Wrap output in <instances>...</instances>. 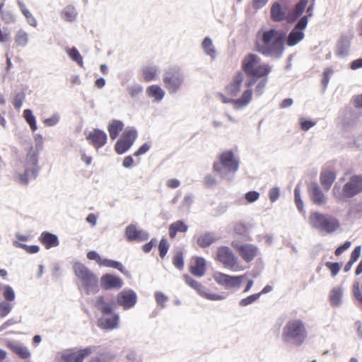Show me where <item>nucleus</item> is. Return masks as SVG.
Instances as JSON below:
<instances>
[{
  "label": "nucleus",
  "instance_id": "obj_48",
  "mask_svg": "<svg viewBox=\"0 0 362 362\" xmlns=\"http://www.w3.org/2000/svg\"><path fill=\"white\" fill-rule=\"evenodd\" d=\"M169 247L170 245L168 243V240L165 238H163L158 244L159 255L162 259L165 257Z\"/></svg>",
  "mask_w": 362,
  "mask_h": 362
},
{
  "label": "nucleus",
  "instance_id": "obj_22",
  "mask_svg": "<svg viewBox=\"0 0 362 362\" xmlns=\"http://www.w3.org/2000/svg\"><path fill=\"white\" fill-rule=\"evenodd\" d=\"M336 173L332 170L324 169L320 174V183L325 190H329L336 179Z\"/></svg>",
  "mask_w": 362,
  "mask_h": 362
},
{
  "label": "nucleus",
  "instance_id": "obj_29",
  "mask_svg": "<svg viewBox=\"0 0 362 362\" xmlns=\"http://www.w3.org/2000/svg\"><path fill=\"white\" fill-rule=\"evenodd\" d=\"M124 129V124L122 121L114 119L107 126V131L111 139L115 140Z\"/></svg>",
  "mask_w": 362,
  "mask_h": 362
},
{
  "label": "nucleus",
  "instance_id": "obj_36",
  "mask_svg": "<svg viewBox=\"0 0 362 362\" xmlns=\"http://www.w3.org/2000/svg\"><path fill=\"white\" fill-rule=\"evenodd\" d=\"M342 297V290L339 287H335L330 291L329 300L332 306H337L340 304Z\"/></svg>",
  "mask_w": 362,
  "mask_h": 362
},
{
  "label": "nucleus",
  "instance_id": "obj_24",
  "mask_svg": "<svg viewBox=\"0 0 362 362\" xmlns=\"http://www.w3.org/2000/svg\"><path fill=\"white\" fill-rule=\"evenodd\" d=\"M309 189L311 199L315 204L322 205L326 203V197L317 183H312Z\"/></svg>",
  "mask_w": 362,
  "mask_h": 362
},
{
  "label": "nucleus",
  "instance_id": "obj_37",
  "mask_svg": "<svg viewBox=\"0 0 362 362\" xmlns=\"http://www.w3.org/2000/svg\"><path fill=\"white\" fill-rule=\"evenodd\" d=\"M95 307L97 309L100 310L103 315L111 314L112 311V305L106 303L103 296H100L97 298L95 302Z\"/></svg>",
  "mask_w": 362,
  "mask_h": 362
},
{
  "label": "nucleus",
  "instance_id": "obj_41",
  "mask_svg": "<svg viewBox=\"0 0 362 362\" xmlns=\"http://www.w3.org/2000/svg\"><path fill=\"white\" fill-rule=\"evenodd\" d=\"M76 16L75 8L71 6H68L64 8L62 12V17L66 21H73Z\"/></svg>",
  "mask_w": 362,
  "mask_h": 362
},
{
  "label": "nucleus",
  "instance_id": "obj_45",
  "mask_svg": "<svg viewBox=\"0 0 362 362\" xmlns=\"http://www.w3.org/2000/svg\"><path fill=\"white\" fill-rule=\"evenodd\" d=\"M173 264L179 270H182L184 268V257L182 252H177L173 255Z\"/></svg>",
  "mask_w": 362,
  "mask_h": 362
},
{
  "label": "nucleus",
  "instance_id": "obj_3",
  "mask_svg": "<svg viewBox=\"0 0 362 362\" xmlns=\"http://www.w3.org/2000/svg\"><path fill=\"white\" fill-rule=\"evenodd\" d=\"M307 330L304 322L300 319L288 320L283 329L282 339L286 342H293L300 346L307 338Z\"/></svg>",
  "mask_w": 362,
  "mask_h": 362
},
{
  "label": "nucleus",
  "instance_id": "obj_1",
  "mask_svg": "<svg viewBox=\"0 0 362 362\" xmlns=\"http://www.w3.org/2000/svg\"><path fill=\"white\" fill-rule=\"evenodd\" d=\"M284 34L276 29L259 31L257 34L256 49L264 55L280 57L284 49Z\"/></svg>",
  "mask_w": 362,
  "mask_h": 362
},
{
  "label": "nucleus",
  "instance_id": "obj_12",
  "mask_svg": "<svg viewBox=\"0 0 362 362\" xmlns=\"http://www.w3.org/2000/svg\"><path fill=\"white\" fill-rule=\"evenodd\" d=\"M253 83V81H249L245 84V86L247 87V89L243 93L241 97L238 99H229L221 93L219 94V97L223 103H232L235 109L243 108L247 105L252 100V90L250 87L252 86Z\"/></svg>",
  "mask_w": 362,
  "mask_h": 362
},
{
  "label": "nucleus",
  "instance_id": "obj_20",
  "mask_svg": "<svg viewBox=\"0 0 362 362\" xmlns=\"http://www.w3.org/2000/svg\"><path fill=\"white\" fill-rule=\"evenodd\" d=\"M189 272L195 276L202 277L206 272V261L204 258L195 257L192 258Z\"/></svg>",
  "mask_w": 362,
  "mask_h": 362
},
{
  "label": "nucleus",
  "instance_id": "obj_27",
  "mask_svg": "<svg viewBox=\"0 0 362 362\" xmlns=\"http://www.w3.org/2000/svg\"><path fill=\"white\" fill-rule=\"evenodd\" d=\"M6 346L11 351L18 355L20 358L23 359H26L30 357V352L28 349L21 344L14 343L11 341H8L6 343Z\"/></svg>",
  "mask_w": 362,
  "mask_h": 362
},
{
  "label": "nucleus",
  "instance_id": "obj_55",
  "mask_svg": "<svg viewBox=\"0 0 362 362\" xmlns=\"http://www.w3.org/2000/svg\"><path fill=\"white\" fill-rule=\"evenodd\" d=\"M245 197L248 203H252L259 199V193L256 191H250L245 194Z\"/></svg>",
  "mask_w": 362,
  "mask_h": 362
},
{
  "label": "nucleus",
  "instance_id": "obj_23",
  "mask_svg": "<svg viewBox=\"0 0 362 362\" xmlns=\"http://www.w3.org/2000/svg\"><path fill=\"white\" fill-rule=\"evenodd\" d=\"M40 242L46 249L57 247L59 245V240L56 235L49 232H42L39 238Z\"/></svg>",
  "mask_w": 362,
  "mask_h": 362
},
{
  "label": "nucleus",
  "instance_id": "obj_59",
  "mask_svg": "<svg viewBox=\"0 0 362 362\" xmlns=\"http://www.w3.org/2000/svg\"><path fill=\"white\" fill-rule=\"evenodd\" d=\"M18 246L24 249L27 252L30 253V254L37 253L40 250V248L37 245L28 246L25 244L19 243V244H18Z\"/></svg>",
  "mask_w": 362,
  "mask_h": 362
},
{
  "label": "nucleus",
  "instance_id": "obj_25",
  "mask_svg": "<svg viewBox=\"0 0 362 362\" xmlns=\"http://www.w3.org/2000/svg\"><path fill=\"white\" fill-rule=\"evenodd\" d=\"M187 230L188 226L183 221H176L169 226V237L170 239H175L178 233H185Z\"/></svg>",
  "mask_w": 362,
  "mask_h": 362
},
{
  "label": "nucleus",
  "instance_id": "obj_63",
  "mask_svg": "<svg viewBox=\"0 0 362 362\" xmlns=\"http://www.w3.org/2000/svg\"><path fill=\"white\" fill-rule=\"evenodd\" d=\"M142 91V87L140 86H132L128 88V92L132 97H136Z\"/></svg>",
  "mask_w": 362,
  "mask_h": 362
},
{
  "label": "nucleus",
  "instance_id": "obj_53",
  "mask_svg": "<svg viewBox=\"0 0 362 362\" xmlns=\"http://www.w3.org/2000/svg\"><path fill=\"white\" fill-rule=\"evenodd\" d=\"M11 306L8 303H0V316L2 317H6L11 311Z\"/></svg>",
  "mask_w": 362,
  "mask_h": 362
},
{
  "label": "nucleus",
  "instance_id": "obj_39",
  "mask_svg": "<svg viewBox=\"0 0 362 362\" xmlns=\"http://www.w3.org/2000/svg\"><path fill=\"white\" fill-rule=\"evenodd\" d=\"M136 137L137 132L135 129H127L123 132L121 139L132 146Z\"/></svg>",
  "mask_w": 362,
  "mask_h": 362
},
{
  "label": "nucleus",
  "instance_id": "obj_51",
  "mask_svg": "<svg viewBox=\"0 0 362 362\" xmlns=\"http://www.w3.org/2000/svg\"><path fill=\"white\" fill-rule=\"evenodd\" d=\"M25 94L23 93H17L13 100V105L17 110H20L25 100Z\"/></svg>",
  "mask_w": 362,
  "mask_h": 362
},
{
  "label": "nucleus",
  "instance_id": "obj_10",
  "mask_svg": "<svg viewBox=\"0 0 362 362\" xmlns=\"http://www.w3.org/2000/svg\"><path fill=\"white\" fill-rule=\"evenodd\" d=\"M163 83L170 93H175L182 86L183 76L180 70L170 68L163 74Z\"/></svg>",
  "mask_w": 362,
  "mask_h": 362
},
{
  "label": "nucleus",
  "instance_id": "obj_26",
  "mask_svg": "<svg viewBox=\"0 0 362 362\" xmlns=\"http://www.w3.org/2000/svg\"><path fill=\"white\" fill-rule=\"evenodd\" d=\"M218 238L214 233L206 232L197 238V245L202 248L209 247L217 241Z\"/></svg>",
  "mask_w": 362,
  "mask_h": 362
},
{
  "label": "nucleus",
  "instance_id": "obj_58",
  "mask_svg": "<svg viewBox=\"0 0 362 362\" xmlns=\"http://www.w3.org/2000/svg\"><path fill=\"white\" fill-rule=\"evenodd\" d=\"M155 298L157 303L161 308H163L165 306V303L168 300V298L161 292H156L155 294Z\"/></svg>",
  "mask_w": 362,
  "mask_h": 362
},
{
  "label": "nucleus",
  "instance_id": "obj_64",
  "mask_svg": "<svg viewBox=\"0 0 362 362\" xmlns=\"http://www.w3.org/2000/svg\"><path fill=\"white\" fill-rule=\"evenodd\" d=\"M352 103L355 107L362 109V94L354 95L352 98Z\"/></svg>",
  "mask_w": 362,
  "mask_h": 362
},
{
  "label": "nucleus",
  "instance_id": "obj_17",
  "mask_svg": "<svg viewBox=\"0 0 362 362\" xmlns=\"http://www.w3.org/2000/svg\"><path fill=\"white\" fill-rule=\"evenodd\" d=\"M92 353V349L87 347L77 351H70L62 356L63 362H83Z\"/></svg>",
  "mask_w": 362,
  "mask_h": 362
},
{
  "label": "nucleus",
  "instance_id": "obj_7",
  "mask_svg": "<svg viewBox=\"0 0 362 362\" xmlns=\"http://www.w3.org/2000/svg\"><path fill=\"white\" fill-rule=\"evenodd\" d=\"M215 259L222 264L225 268L238 272L243 270L240 266L238 257L228 246H220L217 248Z\"/></svg>",
  "mask_w": 362,
  "mask_h": 362
},
{
  "label": "nucleus",
  "instance_id": "obj_15",
  "mask_svg": "<svg viewBox=\"0 0 362 362\" xmlns=\"http://www.w3.org/2000/svg\"><path fill=\"white\" fill-rule=\"evenodd\" d=\"M86 139L95 148L98 149L105 145L107 136L104 131L94 129L86 136Z\"/></svg>",
  "mask_w": 362,
  "mask_h": 362
},
{
  "label": "nucleus",
  "instance_id": "obj_60",
  "mask_svg": "<svg viewBox=\"0 0 362 362\" xmlns=\"http://www.w3.org/2000/svg\"><path fill=\"white\" fill-rule=\"evenodd\" d=\"M351 245V243L350 241H346L343 245H340L336 249L334 252L335 255L339 256L341 255L345 250L350 247Z\"/></svg>",
  "mask_w": 362,
  "mask_h": 362
},
{
  "label": "nucleus",
  "instance_id": "obj_28",
  "mask_svg": "<svg viewBox=\"0 0 362 362\" xmlns=\"http://www.w3.org/2000/svg\"><path fill=\"white\" fill-rule=\"evenodd\" d=\"M119 322V316L116 314H112L108 317H101L98 320L99 326L103 329H112L116 328Z\"/></svg>",
  "mask_w": 362,
  "mask_h": 362
},
{
  "label": "nucleus",
  "instance_id": "obj_32",
  "mask_svg": "<svg viewBox=\"0 0 362 362\" xmlns=\"http://www.w3.org/2000/svg\"><path fill=\"white\" fill-rule=\"evenodd\" d=\"M158 69L156 66H147L141 69L142 76L146 82L156 80L158 76Z\"/></svg>",
  "mask_w": 362,
  "mask_h": 362
},
{
  "label": "nucleus",
  "instance_id": "obj_34",
  "mask_svg": "<svg viewBox=\"0 0 362 362\" xmlns=\"http://www.w3.org/2000/svg\"><path fill=\"white\" fill-rule=\"evenodd\" d=\"M308 4V0H300L296 4L293 13L288 16V21H294L302 15Z\"/></svg>",
  "mask_w": 362,
  "mask_h": 362
},
{
  "label": "nucleus",
  "instance_id": "obj_43",
  "mask_svg": "<svg viewBox=\"0 0 362 362\" xmlns=\"http://www.w3.org/2000/svg\"><path fill=\"white\" fill-rule=\"evenodd\" d=\"M23 117L28 124L30 125V129L34 132L37 129L35 117L33 115L30 110H25L23 112Z\"/></svg>",
  "mask_w": 362,
  "mask_h": 362
},
{
  "label": "nucleus",
  "instance_id": "obj_9",
  "mask_svg": "<svg viewBox=\"0 0 362 362\" xmlns=\"http://www.w3.org/2000/svg\"><path fill=\"white\" fill-rule=\"evenodd\" d=\"M75 275L82 281L83 286L87 289L97 287L98 277L91 272L83 264L76 262L73 266Z\"/></svg>",
  "mask_w": 362,
  "mask_h": 362
},
{
  "label": "nucleus",
  "instance_id": "obj_13",
  "mask_svg": "<svg viewBox=\"0 0 362 362\" xmlns=\"http://www.w3.org/2000/svg\"><path fill=\"white\" fill-rule=\"evenodd\" d=\"M213 277L218 284L224 286L226 288H230L240 287L245 275L233 276L222 272H216Z\"/></svg>",
  "mask_w": 362,
  "mask_h": 362
},
{
  "label": "nucleus",
  "instance_id": "obj_5",
  "mask_svg": "<svg viewBox=\"0 0 362 362\" xmlns=\"http://www.w3.org/2000/svg\"><path fill=\"white\" fill-rule=\"evenodd\" d=\"M339 191V189H337ZM362 192V175H354L350 177L341 189V192H337L336 186L333 189L334 196L340 201L352 198Z\"/></svg>",
  "mask_w": 362,
  "mask_h": 362
},
{
  "label": "nucleus",
  "instance_id": "obj_47",
  "mask_svg": "<svg viewBox=\"0 0 362 362\" xmlns=\"http://www.w3.org/2000/svg\"><path fill=\"white\" fill-rule=\"evenodd\" d=\"M202 47L207 54L210 55L211 57L214 56L215 49L214 48L212 41L209 37L204 38L202 42Z\"/></svg>",
  "mask_w": 362,
  "mask_h": 362
},
{
  "label": "nucleus",
  "instance_id": "obj_38",
  "mask_svg": "<svg viewBox=\"0 0 362 362\" xmlns=\"http://www.w3.org/2000/svg\"><path fill=\"white\" fill-rule=\"evenodd\" d=\"M69 57L81 67L83 66V57L76 47L67 48L66 49Z\"/></svg>",
  "mask_w": 362,
  "mask_h": 362
},
{
  "label": "nucleus",
  "instance_id": "obj_33",
  "mask_svg": "<svg viewBox=\"0 0 362 362\" xmlns=\"http://www.w3.org/2000/svg\"><path fill=\"white\" fill-rule=\"evenodd\" d=\"M350 44V41L346 37H341L337 43L336 50L337 55L339 57L347 55Z\"/></svg>",
  "mask_w": 362,
  "mask_h": 362
},
{
  "label": "nucleus",
  "instance_id": "obj_61",
  "mask_svg": "<svg viewBox=\"0 0 362 362\" xmlns=\"http://www.w3.org/2000/svg\"><path fill=\"white\" fill-rule=\"evenodd\" d=\"M361 247L360 245L356 247L352 251L349 259L351 260V262H356L361 255Z\"/></svg>",
  "mask_w": 362,
  "mask_h": 362
},
{
  "label": "nucleus",
  "instance_id": "obj_54",
  "mask_svg": "<svg viewBox=\"0 0 362 362\" xmlns=\"http://www.w3.org/2000/svg\"><path fill=\"white\" fill-rule=\"evenodd\" d=\"M353 294L354 297L362 303V293L360 288V283L356 281L353 285Z\"/></svg>",
  "mask_w": 362,
  "mask_h": 362
},
{
  "label": "nucleus",
  "instance_id": "obj_50",
  "mask_svg": "<svg viewBox=\"0 0 362 362\" xmlns=\"http://www.w3.org/2000/svg\"><path fill=\"white\" fill-rule=\"evenodd\" d=\"M259 297H260V293L252 294L250 296H247L245 298L242 299L240 301L239 304L240 306H243V307L247 306L248 305L253 303L255 301H256L257 299H259Z\"/></svg>",
  "mask_w": 362,
  "mask_h": 362
},
{
  "label": "nucleus",
  "instance_id": "obj_56",
  "mask_svg": "<svg viewBox=\"0 0 362 362\" xmlns=\"http://www.w3.org/2000/svg\"><path fill=\"white\" fill-rule=\"evenodd\" d=\"M362 213V203H358L349 208L348 216H353L356 214Z\"/></svg>",
  "mask_w": 362,
  "mask_h": 362
},
{
  "label": "nucleus",
  "instance_id": "obj_44",
  "mask_svg": "<svg viewBox=\"0 0 362 362\" xmlns=\"http://www.w3.org/2000/svg\"><path fill=\"white\" fill-rule=\"evenodd\" d=\"M185 283L190 286L191 288H194V290L197 291L198 292H201L202 286L200 283L194 280L192 277H191L188 274H183L182 276Z\"/></svg>",
  "mask_w": 362,
  "mask_h": 362
},
{
  "label": "nucleus",
  "instance_id": "obj_11",
  "mask_svg": "<svg viewBox=\"0 0 362 362\" xmlns=\"http://www.w3.org/2000/svg\"><path fill=\"white\" fill-rule=\"evenodd\" d=\"M231 246L246 262H252L257 256L259 252L257 247L255 245L241 244L240 241L237 240L231 242Z\"/></svg>",
  "mask_w": 362,
  "mask_h": 362
},
{
  "label": "nucleus",
  "instance_id": "obj_42",
  "mask_svg": "<svg viewBox=\"0 0 362 362\" xmlns=\"http://www.w3.org/2000/svg\"><path fill=\"white\" fill-rule=\"evenodd\" d=\"M100 266L115 268L118 269L121 272H124V267L122 266V264L120 262L115 260L102 258Z\"/></svg>",
  "mask_w": 362,
  "mask_h": 362
},
{
  "label": "nucleus",
  "instance_id": "obj_57",
  "mask_svg": "<svg viewBox=\"0 0 362 362\" xmlns=\"http://www.w3.org/2000/svg\"><path fill=\"white\" fill-rule=\"evenodd\" d=\"M4 297L7 300H13L15 298V293L13 290L8 286L4 287Z\"/></svg>",
  "mask_w": 362,
  "mask_h": 362
},
{
  "label": "nucleus",
  "instance_id": "obj_4",
  "mask_svg": "<svg viewBox=\"0 0 362 362\" xmlns=\"http://www.w3.org/2000/svg\"><path fill=\"white\" fill-rule=\"evenodd\" d=\"M309 220L312 227L327 233H332L340 227V223L337 218L318 211L312 212Z\"/></svg>",
  "mask_w": 362,
  "mask_h": 362
},
{
  "label": "nucleus",
  "instance_id": "obj_49",
  "mask_svg": "<svg viewBox=\"0 0 362 362\" xmlns=\"http://www.w3.org/2000/svg\"><path fill=\"white\" fill-rule=\"evenodd\" d=\"M325 266L330 271L332 276H335L341 269V265L338 262H327Z\"/></svg>",
  "mask_w": 362,
  "mask_h": 362
},
{
  "label": "nucleus",
  "instance_id": "obj_6",
  "mask_svg": "<svg viewBox=\"0 0 362 362\" xmlns=\"http://www.w3.org/2000/svg\"><path fill=\"white\" fill-rule=\"evenodd\" d=\"M41 148V144H36L35 148H30L24 164L25 172L19 175V180L22 183L26 184L29 177H35L37 171L38 153Z\"/></svg>",
  "mask_w": 362,
  "mask_h": 362
},
{
  "label": "nucleus",
  "instance_id": "obj_21",
  "mask_svg": "<svg viewBox=\"0 0 362 362\" xmlns=\"http://www.w3.org/2000/svg\"><path fill=\"white\" fill-rule=\"evenodd\" d=\"M125 234L127 238L130 241H144L148 238V234L146 232L138 230L134 225L128 226L126 228Z\"/></svg>",
  "mask_w": 362,
  "mask_h": 362
},
{
  "label": "nucleus",
  "instance_id": "obj_19",
  "mask_svg": "<svg viewBox=\"0 0 362 362\" xmlns=\"http://www.w3.org/2000/svg\"><path fill=\"white\" fill-rule=\"evenodd\" d=\"M244 78V75L241 71L236 73V74L233 76V81L228 86H226V93L230 96H237L240 91V88Z\"/></svg>",
  "mask_w": 362,
  "mask_h": 362
},
{
  "label": "nucleus",
  "instance_id": "obj_52",
  "mask_svg": "<svg viewBox=\"0 0 362 362\" xmlns=\"http://www.w3.org/2000/svg\"><path fill=\"white\" fill-rule=\"evenodd\" d=\"M294 194H295V202L297 206V208L298 209V210L300 211H303V203L300 198V189H299L298 186H297L295 188Z\"/></svg>",
  "mask_w": 362,
  "mask_h": 362
},
{
  "label": "nucleus",
  "instance_id": "obj_18",
  "mask_svg": "<svg viewBox=\"0 0 362 362\" xmlns=\"http://www.w3.org/2000/svg\"><path fill=\"white\" fill-rule=\"evenodd\" d=\"M101 286L105 290L120 288L123 285L122 280L116 276L106 274L100 279Z\"/></svg>",
  "mask_w": 362,
  "mask_h": 362
},
{
  "label": "nucleus",
  "instance_id": "obj_14",
  "mask_svg": "<svg viewBox=\"0 0 362 362\" xmlns=\"http://www.w3.org/2000/svg\"><path fill=\"white\" fill-rule=\"evenodd\" d=\"M308 16H303L297 23L294 28L288 34L286 43L288 46H294L304 37L303 30L308 25Z\"/></svg>",
  "mask_w": 362,
  "mask_h": 362
},
{
  "label": "nucleus",
  "instance_id": "obj_8",
  "mask_svg": "<svg viewBox=\"0 0 362 362\" xmlns=\"http://www.w3.org/2000/svg\"><path fill=\"white\" fill-rule=\"evenodd\" d=\"M239 168V160L235 156L233 151H225L218 156V160L213 164L215 172L222 174L223 170L228 173H235Z\"/></svg>",
  "mask_w": 362,
  "mask_h": 362
},
{
  "label": "nucleus",
  "instance_id": "obj_40",
  "mask_svg": "<svg viewBox=\"0 0 362 362\" xmlns=\"http://www.w3.org/2000/svg\"><path fill=\"white\" fill-rule=\"evenodd\" d=\"M234 235L236 237L247 238L248 236V228L243 223H236L233 227Z\"/></svg>",
  "mask_w": 362,
  "mask_h": 362
},
{
  "label": "nucleus",
  "instance_id": "obj_46",
  "mask_svg": "<svg viewBox=\"0 0 362 362\" xmlns=\"http://www.w3.org/2000/svg\"><path fill=\"white\" fill-rule=\"evenodd\" d=\"M130 144L122 140L121 138L116 142L115 149L117 153L122 154L130 148Z\"/></svg>",
  "mask_w": 362,
  "mask_h": 362
},
{
  "label": "nucleus",
  "instance_id": "obj_2",
  "mask_svg": "<svg viewBox=\"0 0 362 362\" xmlns=\"http://www.w3.org/2000/svg\"><path fill=\"white\" fill-rule=\"evenodd\" d=\"M241 69L247 76L253 78H267L272 71L271 66L262 62L255 54H248L243 58Z\"/></svg>",
  "mask_w": 362,
  "mask_h": 362
},
{
  "label": "nucleus",
  "instance_id": "obj_31",
  "mask_svg": "<svg viewBox=\"0 0 362 362\" xmlns=\"http://www.w3.org/2000/svg\"><path fill=\"white\" fill-rule=\"evenodd\" d=\"M146 95L154 98L157 102H160L165 95L164 90L158 85H151L146 88Z\"/></svg>",
  "mask_w": 362,
  "mask_h": 362
},
{
  "label": "nucleus",
  "instance_id": "obj_35",
  "mask_svg": "<svg viewBox=\"0 0 362 362\" xmlns=\"http://www.w3.org/2000/svg\"><path fill=\"white\" fill-rule=\"evenodd\" d=\"M28 34L23 30H19L14 37V43L16 47H24L28 43Z\"/></svg>",
  "mask_w": 362,
  "mask_h": 362
},
{
  "label": "nucleus",
  "instance_id": "obj_16",
  "mask_svg": "<svg viewBox=\"0 0 362 362\" xmlns=\"http://www.w3.org/2000/svg\"><path fill=\"white\" fill-rule=\"evenodd\" d=\"M117 303L124 309H129L136 304V295L131 290L123 291L117 295Z\"/></svg>",
  "mask_w": 362,
  "mask_h": 362
},
{
  "label": "nucleus",
  "instance_id": "obj_62",
  "mask_svg": "<svg viewBox=\"0 0 362 362\" xmlns=\"http://www.w3.org/2000/svg\"><path fill=\"white\" fill-rule=\"evenodd\" d=\"M87 258L90 260H95L99 265L101 262V257L95 251H90L87 253Z\"/></svg>",
  "mask_w": 362,
  "mask_h": 362
},
{
  "label": "nucleus",
  "instance_id": "obj_30",
  "mask_svg": "<svg viewBox=\"0 0 362 362\" xmlns=\"http://www.w3.org/2000/svg\"><path fill=\"white\" fill-rule=\"evenodd\" d=\"M271 18L273 21L280 22L286 18L285 10L278 2L273 4L271 8Z\"/></svg>",
  "mask_w": 362,
  "mask_h": 362
}]
</instances>
